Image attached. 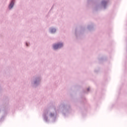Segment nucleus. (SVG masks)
Returning a JSON list of instances; mask_svg holds the SVG:
<instances>
[{"label": "nucleus", "mask_w": 127, "mask_h": 127, "mask_svg": "<svg viewBox=\"0 0 127 127\" xmlns=\"http://www.w3.org/2000/svg\"><path fill=\"white\" fill-rule=\"evenodd\" d=\"M63 46V44L62 43L56 44L54 45V49H58V48H61Z\"/></svg>", "instance_id": "obj_1"}, {"label": "nucleus", "mask_w": 127, "mask_h": 127, "mask_svg": "<svg viewBox=\"0 0 127 127\" xmlns=\"http://www.w3.org/2000/svg\"><path fill=\"white\" fill-rule=\"evenodd\" d=\"M14 4V0H12L9 5V8L10 9H11V8H12V7H13Z\"/></svg>", "instance_id": "obj_2"}, {"label": "nucleus", "mask_w": 127, "mask_h": 127, "mask_svg": "<svg viewBox=\"0 0 127 127\" xmlns=\"http://www.w3.org/2000/svg\"><path fill=\"white\" fill-rule=\"evenodd\" d=\"M56 31V29H52L51 30L52 33H54V32H55Z\"/></svg>", "instance_id": "obj_3"}, {"label": "nucleus", "mask_w": 127, "mask_h": 127, "mask_svg": "<svg viewBox=\"0 0 127 127\" xmlns=\"http://www.w3.org/2000/svg\"><path fill=\"white\" fill-rule=\"evenodd\" d=\"M89 88H88V89H87V91H89Z\"/></svg>", "instance_id": "obj_4"}, {"label": "nucleus", "mask_w": 127, "mask_h": 127, "mask_svg": "<svg viewBox=\"0 0 127 127\" xmlns=\"http://www.w3.org/2000/svg\"><path fill=\"white\" fill-rule=\"evenodd\" d=\"M27 46H28L27 44H26Z\"/></svg>", "instance_id": "obj_5"}]
</instances>
